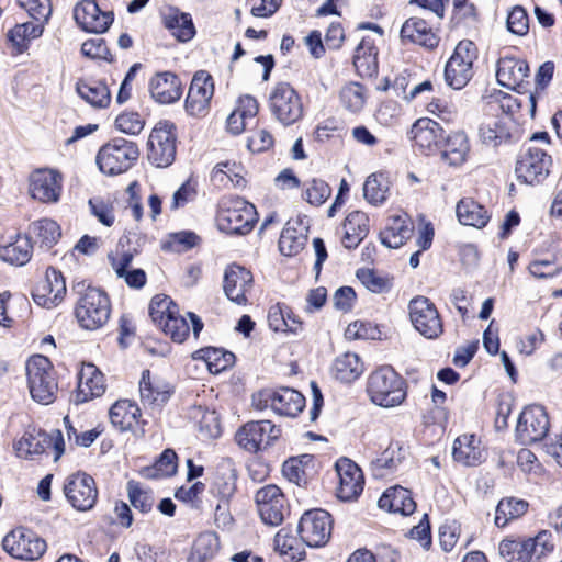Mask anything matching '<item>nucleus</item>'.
<instances>
[{
    "mask_svg": "<svg viewBox=\"0 0 562 562\" xmlns=\"http://www.w3.org/2000/svg\"><path fill=\"white\" fill-rule=\"evenodd\" d=\"M139 412L140 411L135 403L128 400H121L112 405L109 416L115 428L121 431H126L137 424Z\"/></svg>",
    "mask_w": 562,
    "mask_h": 562,
    "instance_id": "nucleus-43",
    "label": "nucleus"
},
{
    "mask_svg": "<svg viewBox=\"0 0 562 562\" xmlns=\"http://www.w3.org/2000/svg\"><path fill=\"white\" fill-rule=\"evenodd\" d=\"M333 528L331 516L323 509L305 512L299 522L301 540L308 547L318 548L327 543Z\"/></svg>",
    "mask_w": 562,
    "mask_h": 562,
    "instance_id": "nucleus-13",
    "label": "nucleus"
},
{
    "mask_svg": "<svg viewBox=\"0 0 562 562\" xmlns=\"http://www.w3.org/2000/svg\"><path fill=\"white\" fill-rule=\"evenodd\" d=\"M281 430L270 420L249 422L236 434L238 445L248 452H257L280 437Z\"/></svg>",
    "mask_w": 562,
    "mask_h": 562,
    "instance_id": "nucleus-19",
    "label": "nucleus"
},
{
    "mask_svg": "<svg viewBox=\"0 0 562 562\" xmlns=\"http://www.w3.org/2000/svg\"><path fill=\"white\" fill-rule=\"evenodd\" d=\"M213 94L212 76L204 70L195 72L186 99V110L196 116L206 113Z\"/></svg>",
    "mask_w": 562,
    "mask_h": 562,
    "instance_id": "nucleus-23",
    "label": "nucleus"
},
{
    "mask_svg": "<svg viewBox=\"0 0 562 562\" xmlns=\"http://www.w3.org/2000/svg\"><path fill=\"white\" fill-rule=\"evenodd\" d=\"M553 550L551 535L548 531L539 532L535 538L525 539V552L530 558L524 562H540Z\"/></svg>",
    "mask_w": 562,
    "mask_h": 562,
    "instance_id": "nucleus-56",
    "label": "nucleus"
},
{
    "mask_svg": "<svg viewBox=\"0 0 562 562\" xmlns=\"http://www.w3.org/2000/svg\"><path fill=\"white\" fill-rule=\"evenodd\" d=\"M110 315V299L98 288L88 286L75 306V317L79 326L86 330L102 328L109 322Z\"/></svg>",
    "mask_w": 562,
    "mask_h": 562,
    "instance_id": "nucleus-2",
    "label": "nucleus"
},
{
    "mask_svg": "<svg viewBox=\"0 0 562 562\" xmlns=\"http://www.w3.org/2000/svg\"><path fill=\"white\" fill-rule=\"evenodd\" d=\"M454 461L467 467H475L486 458L481 439L474 434H464L456 438L452 447Z\"/></svg>",
    "mask_w": 562,
    "mask_h": 562,
    "instance_id": "nucleus-27",
    "label": "nucleus"
},
{
    "mask_svg": "<svg viewBox=\"0 0 562 562\" xmlns=\"http://www.w3.org/2000/svg\"><path fill=\"white\" fill-rule=\"evenodd\" d=\"M405 458V449L400 442H391L379 458L373 462L375 470L392 471Z\"/></svg>",
    "mask_w": 562,
    "mask_h": 562,
    "instance_id": "nucleus-61",
    "label": "nucleus"
},
{
    "mask_svg": "<svg viewBox=\"0 0 562 562\" xmlns=\"http://www.w3.org/2000/svg\"><path fill=\"white\" fill-rule=\"evenodd\" d=\"M61 191L63 177L54 169H36L29 177V192L42 203L58 202Z\"/></svg>",
    "mask_w": 562,
    "mask_h": 562,
    "instance_id": "nucleus-18",
    "label": "nucleus"
},
{
    "mask_svg": "<svg viewBox=\"0 0 562 562\" xmlns=\"http://www.w3.org/2000/svg\"><path fill=\"white\" fill-rule=\"evenodd\" d=\"M390 182L383 173L370 175L363 184V196L368 203L382 205L389 195Z\"/></svg>",
    "mask_w": 562,
    "mask_h": 562,
    "instance_id": "nucleus-49",
    "label": "nucleus"
},
{
    "mask_svg": "<svg viewBox=\"0 0 562 562\" xmlns=\"http://www.w3.org/2000/svg\"><path fill=\"white\" fill-rule=\"evenodd\" d=\"M177 312H179L178 305L167 295L158 294L150 301L149 315L158 327H162Z\"/></svg>",
    "mask_w": 562,
    "mask_h": 562,
    "instance_id": "nucleus-55",
    "label": "nucleus"
},
{
    "mask_svg": "<svg viewBox=\"0 0 562 562\" xmlns=\"http://www.w3.org/2000/svg\"><path fill=\"white\" fill-rule=\"evenodd\" d=\"M218 538L214 532L201 533L193 542L188 562H207L218 550Z\"/></svg>",
    "mask_w": 562,
    "mask_h": 562,
    "instance_id": "nucleus-50",
    "label": "nucleus"
},
{
    "mask_svg": "<svg viewBox=\"0 0 562 562\" xmlns=\"http://www.w3.org/2000/svg\"><path fill=\"white\" fill-rule=\"evenodd\" d=\"M49 448H53L55 452V461L64 453L65 441L60 430H55L48 435L40 429H27L14 443L16 456L22 459H34V457L44 453Z\"/></svg>",
    "mask_w": 562,
    "mask_h": 562,
    "instance_id": "nucleus-9",
    "label": "nucleus"
},
{
    "mask_svg": "<svg viewBox=\"0 0 562 562\" xmlns=\"http://www.w3.org/2000/svg\"><path fill=\"white\" fill-rule=\"evenodd\" d=\"M551 157L538 147L529 145L517 160L515 171L518 179L528 184H538L549 175Z\"/></svg>",
    "mask_w": 562,
    "mask_h": 562,
    "instance_id": "nucleus-16",
    "label": "nucleus"
},
{
    "mask_svg": "<svg viewBox=\"0 0 562 562\" xmlns=\"http://www.w3.org/2000/svg\"><path fill=\"white\" fill-rule=\"evenodd\" d=\"M237 166L235 164L220 162L212 171V181L221 187H227L232 183L234 187L243 186L244 178L236 171Z\"/></svg>",
    "mask_w": 562,
    "mask_h": 562,
    "instance_id": "nucleus-60",
    "label": "nucleus"
},
{
    "mask_svg": "<svg viewBox=\"0 0 562 562\" xmlns=\"http://www.w3.org/2000/svg\"><path fill=\"white\" fill-rule=\"evenodd\" d=\"M367 98L366 88L358 82L345 85L339 92L341 105L352 113H358L363 109Z\"/></svg>",
    "mask_w": 562,
    "mask_h": 562,
    "instance_id": "nucleus-52",
    "label": "nucleus"
},
{
    "mask_svg": "<svg viewBox=\"0 0 562 562\" xmlns=\"http://www.w3.org/2000/svg\"><path fill=\"white\" fill-rule=\"evenodd\" d=\"M76 23L86 32L103 33L113 22V14L101 11L94 0H82L74 9Z\"/></svg>",
    "mask_w": 562,
    "mask_h": 562,
    "instance_id": "nucleus-25",
    "label": "nucleus"
},
{
    "mask_svg": "<svg viewBox=\"0 0 562 562\" xmlns=\"http://www.w3.org/2000/svg\"><path fill=\"white\" fill-rule=\"evenodd\" d=\"M237 471L231 459L220 462L211 492L223 501H228L236 491Z\"/></svg>",
    "mask_w": 562,
    "mask_h": 562,
    "instance_id": "nucleus-39",
    "label": "nucleus"
},
{
    "mask_svg": "<svg viewBox=\"0 0 562 562\" xmlns=\"http://www.w3.org/2000/svg\"><path fill=\"white\" fill-rule=\"evenodd\" d=\"M138 147L124 138H114L103 145L97 156V164L105 175H119L126 171L137 160Z\"/></svg>",
    "mask_w": 562,
    "mask_h": 562,
    "instance_id": "nucleus-6",
    "label": "nucleus"
},
{
    "mask_svg": "<svg viewBox=\"0 0 562 562\" xmlns=\"http://www.w3.org/2000/svg\"><path fill=\"white\" fill-rule=\"evenodd\" d=\"M42 23L34 21L15 25L8 32V40L15 48L16 53H23L29 47L31 40L37 38L43 34Z\"/></svg>",
    "mask_w": 562,
    "mask_h": 562,
    "instance_id": "nucleus-46",
    "label": "nucleus"
},
{
    "mask_svg": "<svg viewBox=\"0 0 562 562\" xmlns=\"http://www.w3.org/2000/svg\"><path fill=\"white\" fill-rule=\"evenodd\" d=\"M342 244L346 248H356L369 232V217L364 212L353 211L344 223Z\"/></svg>",
    "mask_w": 562,
    "mask_h": 562,
    "instance_id": "nucleus-40",
    "label": "nucleus"
},
{
    "mask_svg": "<svg viewBox=\"0 0 562 562\" xmlns=\"http://www.w3.org/2000/svg\"><path fill=\"white\" fill-rule=\"evenodd\" d=\"M413 229V223L406 213L392 215L380 233V240L387 248L395 249L403 246L411 238Z\"/></svg>",
    "mask_w": 562,
    "mask_h": 562,
    "instance_id": "nucleus-31",
    "label": "nucleus"
},
{
    "mask_svg": "<svg viewBox=\"0 0 562 562\" xmlns=\"http://www.w3.org/2000/svg\"><path fill=\"white\" fill-rule=\"evenodd\" d=\"M162 22L179 42H188L195 35V27L189 13L170 7L162 12Z\"/></svg>",
    "mask_w": 562,
    "mask_h": 562,
    "instance_id": "nucleus-35",
    "label": "nucleus"
},
{
    "mask_svg": "<svg viewBox=\"0 0 562 562\" xmlns=\"http://www.w3.org/2000/svg\"><path fill=\"white\" fill-rule=\"evenodd\" d=\"M160 328L172 341L181 344L188 338L190 329H192L193 336L198 338L203 329V323L194 313L188 312L186 315H182L179 311Z\"/></svg>",
    "mask_w": 562,
    "mask_h": 562,
    "instance_id": "nucleus-33",
    "label": "nucleus"
},
{
    "mask_svg": "<svg viewBox=\"0 0 562 562\" xmlns=\"http://www.w3.org/2000/svg\"><path fill=\"white\" fill-rule=\"evenodd\" d=\"M401 37L403 41H408L426 48H434L439 43V37L432 29L426 21L418 18H411L405 21L401 29Z\"/></svg>",
    "mask_w": 562,
    "mask_h": 562,
    "instance_id": "nucleus-37",
    "label": "nucleus"
},
{
    "mask_svg": "<svg viewBox=\"0 0 562 562\" xmlns=\"http://www.w3.org/2000/svg\"><path fill=\"white\" fill-rule=\"evenodd\" d=\"M269 106L274 117L283 125L294 124L303 115L301 97L288 82H279L272 88Z\"/></svg>",
    "mask_w": 562,
    "mask_h": 562,
    "instance_id": "nucleus-10",
    "label": "nucleus"
},
{
    "mask_svg": "<svg viewBox=\"0 0 562 562\" xmlns=\"http://www.w3.org/2000/svg\"><path fill=\"white\" fill-rule=\"evenodd\" d=\"M303 198L312 205H322L330 196L329 186L322 179H312L304 183Z\"/></svg>",
    "mask_w": 562,
    "mask_h": 562,
    "instance_id": "nucleus-62",
    "label": "nucleus"
},
{
    "mask_svg": "<svg viewBox=\"0 0 562 562\" xmlns=\"http://www.w3.org/2000/svg\"><path fill=\"white\" fill-rule=\"evenodd\" d=\"M379 507L391 513H400L404 516L411 515L416 509V504L411 492L402 486L386 490L380 497Z\"/></svg>",
    "mask_w": 562,
    "mask_h": 562,
    "instance_id": "nucleus-38",
    "label": "nucleus"
},
{
    "mask_svg": "<svg viewBox=\"0 0 562 562\" xmlns=\"http://www.w3.org/2000/svg\"><path fill=\"white\" fill-rule=\"evenodd\" d=\"M255 502L261 520L266 525L278 526L282 522L285 512V498L277 485H266L255 495Z\"/></svg>",
    "mask_w": 562,
    "mask_h": 562,
    "instance_id": "nucleus-20",
    "label": "nucleus"
},
{
    "mask_svg": "<svg viewBox=\"0 0 562 562\" xmlns=\"http://www.w3.org/2000/svg\"><path fill=\"white\" fill-rule=\"evenodd\" d=\"M64 493L71 506L79 512L93 508L98 498L93 477L82 472L75 473L67 479Z\"/></svg>",
    "mask_w": 562,
    "mask_h": 562,
    "instance_id": "nucleus-17",
    "label": "nucleus"
},
{
    "mask_svg": "<svg viewBox=\"0 0 562 562\" xmlns=\"http://www.w3.org/2000/svg\"><path fill=\"white\" fill-rule=\"evenodd\" d=\"M78 94L93 108H105L111 101L110 90L105 83L97 80H80Z\"/></svg>",
    "mask_w": 562,
    "mask_h": 562,
    "instance_id": "nucleus-44",
    "label": "nucleus"
},
{
    "mask_svg": "<svg viewBox=\"0 0 562 562\" xmlns=\"http://www.w3.org/2000/svg\"><path fill=\"white\" fill-rule=\"evenodd\" d=\"M274 548L281 555L292 561H300L304 557L302 543L286 528L277 532Z\"/></svg>",
    "mask_w": 562,
    "mask_h": 562,
    "instance_id": "nucleus-51",
    "label": "nucleus"
},
{
    "mask_svg": "<svg viewBox=\"0 0 562 562\" xmlns=\"http://www.w3.org/2000/svg\"><path fill=\"white\" fill-rule=\"evenodd\" d=\"M456 214L460 224L476 228L484 227L490 221L487 210L472 198L461 199L457 203Z\"/></svg>",
    "mask_w": 562,
    "mask_h": 562,
    "instance_id": "nucleus-41",
    "label": "nucleus"
},
{
    "mask_svg": "<svg viewBox=\"0 0 562 562\" xmlns=\"http://www.w3.org/2000/svg\"><path fill=\"white\" fill-rule=\"evenodd\" d=\"M115 126L124 134L138 135L145 126V121L136 112H124L116 117Z\"/></svg>",
    "mask_w": 562,
    "mask_h": 562,
    "instance_id": "nucleus-64",
    "label": "nucleus"
},
{
    "mask_svg": "<svg viewBox=\"0 0 562 562\" xmlns=\"http://www.w3.org/2000/svg\"><path fill=\"white\" fill-rule=\"evenodd\" d=\"M499 554L508 562H524L529 561L528 554L525 550V539L514 540L505 539L499 543Z\"/></svg>",
    "mask_w": 562,
    "mask_h": 562,
    "instance_id": "nucleus-63",
    "label": "nucleus"
},
{
    "mask_svg": "<svg viewBox=\"0 0 562 562\" xmlns=\"http://www.w3.org/2000/svg\"><path fill=\"white\" fill-rule=\"evenodd\" d=\"M171 394L172 387L166 380L151 375L149 370L143 371L139 381V395L145 406L160 407L168 402Z\"/></svg>",
    "mask_w": 562,
    "mask_h": 562,
    "instance_id": "nucleus-26",
    "label": "nucleus"
},
{
    "mask_svg": "<svg viewBox=\"0 0 562 562\" xmlns=\"http://www.w3.org/2000/svg\"><path fill=\"white\" fill-rule=\"evenodd\" d=\"M31 232L41 247L50 248L61 236L58 224L48 218L36 221L31 226Z\"/></svg>",
    "mask_w": 562,
    "mask_h": 562,
    "instance_id": "nucleus-53",
    "label": "nucleus"
},
{
    "mask_svg": "<svg viewBox=\"0 0 562 562\" xmlns=\"http://www.w3.org/2000/svg\"><path fill=\"white\" fill-rule=\"evenodd\" d=\"M528 507V502L520 498L506 497L501 499L496 507L495 525L505 527L509 521L524 516Z\"/></svg>",
    "mask_w": 562,
    "mask_h": 562,
    "instance_id": "nucleus-47",
    "label": "nucleus"
},
{
    "mask_svg": "<svg viewBox=\"0 0 562 562\" xmlns=\"http://www.w3.org/2000/svg\"><path fill=\"white\" fill-rule=\"evenodd\" d=\"M66 291V283L61 272L54 268H48L44 278L34 288L32 296L37 305L52 308L64 300Z\"/></svg>",
    "mask_w": 562,
    "mask_h": 562,
    "instance_id": "nucleus-22",
    "label": "nucleus"
},
{
    "mask_svg": "<svg viewBox=\"0 0 562 562\" xmlns=\"http://www.w3.org/2000/svg\"><path fill=\"white\" fill-rule=\"evenodd\" d=\"M409 319L414 328L427 339H437L443 333V324L435 304L425 296H417L408 304Z\"/></svg>",
    "mask_w": 562,
    "mask_h": 562,
    "instance_id": "nucleus-12",
    "label": "nucleus"
},
{
    "mask_svg": "<svg viewBox=\"0 0 562 562\" xmlns=\"http://www.w3.org/2000/svg\"><path fill=\"white\" fill-rule=\"evenodd\" d=\"M251 272L239 265H229L224 272L223 289L227 299L238 305H246L247 294L251 291Z\"/></svg>",
    "mask_w": 562,
    "mask_h": 562,
    "instance_id": "nucleus-24",
    "label": "nucleus"
},
{
    "mask_svg": "<svg viewBox=\"0 0 562 562\" xmlns=\"http://www.w3.org/2000/svg\"><path fill=\"white\" fill-rule=\"evenodd\" d=\"M338 486L336 495L340 501L351 502L363 491L364 479L361 469L351 460L341 458L336 462Z\"/></svg>",
    "mask_w": 562,
    "mask_h": 562,
    "instance_id": "nucleus-21",
    "label": "nucleus"
},
{
    "mask_svg": "<svg viewBox=\"0 0 562 562\" xmlns=\"http://www.w3.org/2000/svg\"><path fill=\"white\" fill-rule=\"evenodd\" d=\"M307 226L300 220L286 222L279 239L281 254L291 257L303 250L307 241Z\"/></svg>",
    "mask_w": 562,
    "mask_h": 562,
    "instance_id": "nucleus-34",
    "label": "nucleus"
},
{
    "mask_svg": "<svg viewBox=\"0 0 562 562\" xmlns=\"http://www.w3.org/2000/svg\"><path fill=\"white\" fill-rule=\"evenodd\" d=\"M177 454L166 449L151 468L145 470V476L150 479L168 477L177 472Z\"/></svg>",
    "mask_w": 562,
    "mask_h": 562,
    "instance_id": "nucleus-58",
    "label": "nucleus"
},
{
    "mask_svg": "<svg viewBox=\"0 0 562 562\" xmlns=\"http://www.w3.org/2000/svg\"><path fill=\"white\" fill-rule=\"evenodd\" d=\"M127 495L135 509L142 513H149L154 506V497L149 490L142 486L138 482L130 481L127 483Z\"/></svg>",
    "mask_w": 562,
    "mask_h": 562,
    "instance_id": "nucleus-59",
    "label": "nucleus"
},
{
    "mask_svg": "<svg viewBox=\"0 0 562 562\" xmlns=\"http://www.w3.org/2000/svg\"><path fill=\"white\" fill-rule=\"evenodd\" d=\"M149 91L156 102L171 104L182 95V83L172 72H158L149 81Z\"/></svg>",
    "mask_w": 562,
    "mask_h": 562,
    "instance_id": "nucleus-29",
    "label": "nucleus"
},
{
    "mask_svg": "<svg viewBox=\"0 0 562 562\" xmlns=\"http://www.w3.org/2000/svg\"><path fill=\"white\" fill-rule=\"evenodd\" d=\"M357 278L371 292L386 293L392 288V279L373 269L362 268L357 271Z\"/></svg>",
    "mask_w": 562,
    "mask_h": 562,
    "instance_id": "nucleus-57",
    "label": "nucleus"
},
{
    "mask_svg": "<svg viewBox=\"0 0 562 562\" xmlns=\"http://www.w3.org/2000/svg\"><path fill=\"white\" fill-rule=\"evenodd\" d=\"M252 405L257 409L270 407L280 416L294 417L303 409L305 397L290 387L266 389L252 395Z\"/></svg>",
    "mask_w": 562,
    "mask_h": 562,
    "instance_id": "nucleus-8",
    "label": "nucleus"
},
{
    "mask_svg": "<svg viewBox=\"0 0 562 562\" xmlns=\"http://www.w3.org/2000/svg\"><path fill=\"white\" fill-rule=\"evenodd\" d=\"M31 250L30 238L16 235L13 241L0 246V259L12 265L23 266L31 259Z\"/></svg>",
    "mask_w": 562,
    "mask_h": 562,
    "instance_id": "nucleus-45",
    "label": "nucleus"
},
{
    "mask_svg": "<svg viewBox=\"0 0 562 562\" xmlns=\"http://www.w3.org/2000/svg\"><path fill=\"white\" fill-rule=\"evenodd\" d=\"M367 391L371 401L382 407L397 406L406 396L404 381L389 366L381 367L369 375Z\"/></svg>",
    "mask_w": 562,
    "mask_h": 562,
    "instance_id": "nucleus-4",
    "label": "nucleus"
},
{
    "mask_svg": "<svg viewBox=\"0 0 562 562\" xmlns=\"http://www.w3.org/2000/svg\"><path fill=\"white\" fill-rule=\"evenodd\" d=\"M470 153V142L467 134L462 131L450 133L441 150V159L452 167L462 166Z\"/></svg>",
    "mask_w": 562,
    "mask_h": 562,
    "instance_id": "nucleus-36",
    "label": "nucleus"
},
{
    "mask_svg": "<svg viewBox=\"0 0 562 562\" xmlns=\"http://www.w3.org/2000/svg\"><path fill=\"white\" fill-rule=\"evenodd\" d=\"M2 547L15 559L36 560L45 552L46 542L34 532L19 528L3 538Z\"/></svg>",
    "mask_w": 562,
    "mask_h": 562,
    "instance_id": "nucleus-15",
    "label": "nucleus"
},
{
    "mask_svg": "<svg viewBox=\"0 0 562 562\" xmlns=\"http://www.w3.org/2000/svg\"><path fill=\"white\" fill-rule=\"evenodd\" d=\"M255 206L241 198L224 199L217 214V226L226 234H248L256 223Z\"/></svg>",
    "mask_w": 562,
    "mask_h": 562,
    "instance_id": "nucleus-5",
    "label": "nucleus"
},
{
    "mask_svg": "<svg viewBox=\"0 0 562 562\" xmlns=\"http://www.w3.org/2000/svg\"><path fill=\"white\" fill-rule=\"evenodd\" d=\"M411 133L415 145L427 155L435 153L443 138V128L428 117L417 120Z\"/></svg>",
    "mask_w": 562,
    "mask_h": 562,
    "instance_id": "nucleus-28",
    "label": "nucleus"
},
{
    "mask_svg": "<svg viewBox=\"0 0 562 562\" xmlns=\"http://www.w3.org/2000/svg\"><path fill=\"white\" fill-rule=\"evenodd\" d=\"M26 376L30 394L43 405L54 402L58 384L50 360L42 355L32 356L26 362Z\"/></svg>",
    "mask_w": 562,
    "mask_h": 562,
    "instance_id": "nucleus-3",
    "label": "nucleus"
},
{
    "mask_svg": "<svg viewBox=\"0 0 562 562\" xmlns=\"http://www.w3.org/2000/svg\"><path fill=\"white\" fill-rule=\"evenodd\" d=\"M353 65L357 70L366 76H371L376 71V49L370 41L362 40L356 48Z\"/></svg>",
    "mask_w": 562,
    "mask_h": 562,
    "instance_id": "nucleus-54",
    "label": "nucleus"
},
{
    "mask_svg": "<svg viewBox=\"0 0 562 562\" xmlns=\"http://www.w3.org/2000/svg\"><path fill=\"white\" fill-rule=\"evenodd\" d=\"M195 359H202L211 373L217 374L229 368L235 360L234 353L218 348H204L194 353Z\"/></svg>",
    "mask_w": 562,
    "mask_h": 562,
    "instance_id": "nucleus-48",
    "label": "nucleus"
},
{
    "mask_svg": "<svg viewBox=\"0 0 562 562\" xmlns=\"http://www.w3.org/2000/svg\"><path fill=\"white\" fill-rule=\"evenodd\" d=\"M175 126L167 121L159 122L151 131L147 142V159L158 167L165 168L172 164L176 157Z\"/></svg>",
    "mask_w": 562,
    "mask_h": 562,
    "instance_id": "nucleus-11",
    "label": "nucleus"
},
{
    "mask_svg": "<svg viewBox=\"0 0 562 562\" xmlns=\"http://www.w3.org/2000/svg\"><path fill=\"white\" fill-rule=\"evenodd\" d=\"M529 75L528 64L515 57H502L497 63L496 78L501 86L516 90Z\"/></svg>",
    "mask_w": 562,
    "mask_h": 562,
    "instance_id": "nucleus-32",
    "label": "nucleus"
},
{
    "mask_svg": "<svg viewBox=\"0 0 562 562\" xmlns=\"http://www.w3.org/2000/svg\"><path fill=\"white\" fill-rule=\"evenodd\" d=\"M484 100L486 113L479 124L477 135L482 144L496 148L512 140L514 121L510 113L519 105L503 91H494Z\"/></svg>",
    "mask_w": 562,
    "mask_h": 562,
    "instance_id": "nucleus-1",
    "label": "nucleus"
},
{
    "mask_svg": "<svg viewBox=\"0 0 562 562\" xmlns=\"http://www.w3.org/2000/svg\"><path fill=\"white\" fill-rule=\"evenodd\" d=\"M105 392L104 375L92 363L85 364L78 376L76 402L83 403L101 396Z\"/></svg>",
    "mask_w": 562,
    "mask_h": 562,
    "instance_id": "nucleus-30",
    "label": "nucleus"
},
{
    "mask_svg": "<svg viewBox=\"0 0 562 562\" xmlns=\"http://www.w3.org/2000/svg\"><path fill=\"white\" fill-rule=\"evenodd\" d=\"M364 371L362 360L357 353L345 352L338 356L331 367L334 376L346 383L357 380Z\"/></svg>",
    "mask_w": 562,
    "mask_h": 562,
    "instance_id": "nucleus-42",
    "label": "nucleus"
},
{
    "mask_svg": "<svg viewBox=\"0 0 562 562\" xmlns=\"http://www.w3.org/2000/svg\"><path fill=\"white\" fill-rule=\"evenodd\" d=\"M477 58V48L472 41L458 43L445 67V81L454 90L464 88L473 76V63Z\"/></svg>",
    "mask_w": 562,
    "mask_h": 562,
    "instance_id": "nucleus-7",
    "label": "nucleus"
},
{
    "mask_svg": "<svg viewBox=\"0 0 562 562\" xmlns=\"http://www.w3.org/2000/svg\"><path fill=\"white\" fill-rule=\"evenodd\" d=\"M549 430V418L540 405H530L520 413L516 425V439L521 445L542 440Z\"/></svg>",
    "mask_w": 562,
    "mask_h": 562,
    "instance_id": "nucleus-14",
    "label": "nucleus"
}]
</instances>
